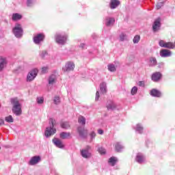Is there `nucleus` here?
<instances>
[{
  "label": "nucleus",
  "mask_w": 175,
  "mask_h": 175,
  "mask_svg": "<svg viewBox=\"0 0 175 175\" xmlns=\"http://www.w3.org/2000/svg\"><path fill=\"white\" fill-rule=\"evenodd\" d=\"M11 105H12V111L13 114H15L16 117H19L23 114V109H21V103L18 100L17 97L10 99Z\"/></svg>",
  "instance_id": "nucleus-1"
},
{
  "label": "nucleus",
  "mask_w": 175,
  "mask_h": 175,
  "mask_svg": "<svg viewBox=\"0 0 175 175\" xmlns=\"http://www.w3.org/2000/svg\"><path fill=\"white\" fill-rule=\"evenodd\" d=\"M55 125H57V121H55V119L53 118H49L50 126L46 127L44 132V136H46V137H50V136H52V135L57 133V129H54Z\"/></svg>",
  "instance_id": "nucleus-2"
},
{
  "label": "nucleus",
  "mask_w": 175,
  "mask_h": 175,
  "mask_svg": "<svg viewBox=\"0 0 175 175\" xmlns=\"http://www.w3.org/2000/svg\"><path fill=\"white\" fill-rule=\"evenodd\" d=\"M55 38L57 44H62L64 46V44H65L68 40V35L64 33H56Z\"/></svg>",
  "instance_id": "nucleus-3"
},
{
  "label": "nucleus",
  "mask_w": 175,
  "mask_h": 175,
  "mask_svg": "<svg viewBox=\"0 0 175 175\" xmlns=\"http://www.w3.org/2000/svg\"><path fill=\"white\" fill-rule=\"evenodd\" d=\"M12 32L14 35L18 38H22L23 37V27L19 23L15 24V26L12 29Z\"/></svg>",
  "instance_id": "nucleus-4"
},
{
  "label": "nucleus",
  "mask_w": 175,
  "mask_h": 175,
  "mask_svg": "<svg viewBox=\"0 0 175 175\" xmlns=\"http://www.w3.org/2000/svg\"><path fill=\"white\" fill-rule=\"evenodd\" d=\"M91 150V146H87L85 148L81 150V155L85 159H90L92 157V154L90 152Z\"/></svg>",
  "instance_id": "nucleus-5"
},
{
  "label": "nucleus",
  "mask_w": 175,
  "mask_h": 175,
  "mask_svg": "<svg viewBox=\"0 0 175 175\" xmlns=\"http://www.w3.org/2000/svg\"><path fill=\"white\" fill-rule=\"evenodd\" d=\"M75 63L73 62H67L64 66L62 67V70L64 72H69L75 70Z\"/></svg>",
  "instance_id": "nucleus-6"
},
{
  "label": "nucleus",
  "mask_w": 175,
  "mask_h": 175,
  "mask_svg": "<svg viewBox=\"0 0 175 175\" xmlns=\"http://www.w3.org/2000/svg\"><path fill=\"white\" fill-rule=\"evenodd\" d=\"M36 76H38V69L34 68L27 74V83H30V81H33Z\"/></svg>",
  "instance_id": "nucleus-7"
},
{
  "label": "nucleus",
  "mask_w": 175,
  "mask_h": 175,
  "mask_svg": "<svg viewBox=\"0 0 175 175\" xmlns=\"http://www.w3.org/2000/svg\"><path fill=\"white\" fill-rule=\"evenodd\" d=\"M46 36L43 33H38L33 38V41L35 44H40L44 41Z\"/></svg>",
  "instance_id": "nucleus-8"
},
{
  "label": "nucleus",
  "mask_w": 175,
  "mask_h": 175,
  "mask_svg": "<svg viewBox=\"0 0 175 175\" xmlns=\"http://www.w3.org/2000/svg\"><path fill=\"white\" fill-rule=\"evenodd\" d=\"M77 132L81 139H85L87 137V135H88V131L83 126H79L77 128Z\"/></svg>",
  "instance_id": "nucleus-9"
},
{
  "label": "nucleus",
  "mask_w": 175,
  "mask_h": 175,
  "mask_svg": "<svg viewBox=\"0 0 175 175\" xmlns=\"http://www.w3.org/2000/svg\"><path fill=\"white\" fill-rule=\"evenodd\" d=\"M135 161L139 165H142L146 162V156L143 154V153H137L135 157Z\"/></svg>",
  "instance_id": "nucleus-10"
},
{
  "label": "nucleus",
  "mask_w": 175,
  "mask_h": 175,
  "mask_svg": "<svg viewBox=\"0 0 175 175\" xmlns=\"http://www.w3.org/2000/svg\"><path fill=\"white\" fill-rule=\"evenodd\" d=\"M120 4L121 1H120V0H110L109 8L113 10V9H117Z\"/></svg>",
  "instance_id": "nucleus-11"
},
{
  "label": "nucleus",
  "mask_w": 175,
  "mask_h": 175,
  "mask_svg": "<svg viewBox=\"0 0 175 175\" xmlns=\"http://www.w3.org/2000/svg\"><path fill=\"white\" fill-rule=\"evenodd\" d=\"M161 29V18H158L156 19L152 25L153 32H157Z\"/></svg>",
  "instance_id": "nucleus-12"
},
{
  "label": "nucleus",
  "mask_w": 175,
  "mask_h": 175,
  "mask_svg": "<svg viewBox=\"0 0 175 175\" xmlns=\"http://www.w3.org/2000/svg\"><path fill=\"white\" fill-rule=\"evenodd\" d=\"M116 23V19L113 17L106 16L105 17V25L106 27H113Z\"/></svg>",
  "instance_id": "nucleus-13"
},
{
  "label": "nucleus",
  "mask_w": 175,
  "mask_h": 175,
  "mask_svg": "<svg viewBox=\"0 0 175 175\" xmlns=\"http://www.w3.org/2000/svg\"><path fill=\"white\" fill-rule=\"evenodd\" d=\"M38 162H40V156H34L31 157V159L29 161V165L30 166H33L35 165H37Z\"/></svg>",
  "instance_id": "nucleus-14"
},
{
  "label": "nucleus",
  "mask_w": 175,
  "mask_h": 175,
  "mask_svg": "<svg viewBox=\"0 0 175 175\" xmlns=\"http://www.w3.org/2000/svg\"><path fill=\"white\" fill-rule=\"evenodd\" d=\"M160 56L163 58H167V57H172V51L169 49H162L160 51Z\"/></svg>",
  "instance_id": "nucleus-15"
},
{
  "label": "nucleus",
  "mask_w": 175,
  "mask_h": 175,
  "mask_svg": "<svg viewBox=\"0 0 175 175\" xmlns=\"http://www.w3.org/2000/svg\"><path fill=\"white\" fill-rule=\"evenodd\" d=\"M8 65V59L5 57H0V72H2Z\"/></svg>",
  "instance_id": "nucleus-16"
},
{
  "label": "nucleus",
  "mask_w": 175,
  "mask_h": 175,
  "mask_svg": "<svg viewBox=\"0 0 175 175\" xmlns=\"http://www.w3.org/2000/svg\"><path fill=\"white\" fill-rule=\"evenodd\" d=\"M162 79V74L159 72H157L152 74V81L157 82L159 81Z\"/></svg>",
  "instance_id": "nucleus-17"
},
{
  "label": "nucleus",
  "mask_w": 175,
  "mask_h": 175,
  "mask_svg": "<svg viewBox=\"0 0 175 175\" xmlns=\"http://www.w3.org/2000/svg\"><path fill=\"white\" fill-rule=\"evenodd\" d=\"M53 144H55V146L57 147V148H64V144H62V142L57 138H54L53 139Z\"/></svg>",
  "instance_id": "nucleus-18"
},
{
  "label": "nucleus",
  "mask_w": 175,
  "mask_h": 175,
  "mask_svg": "<svg viewBox=\"0 0 175 175\" xmlns=\"http://www.w3.org/2000/svg\"><path fill=\"white\" fill-rule=\"evenodd\" d=\"M56 80L57 77H55V75H51L48 79L49 85H54Z\"/></svg>",
  "instance_id": "nucleus-19"
},
{
  "label": "nucleus",
  "mask_w": 175,
  "mask_h": 175,
  "mask_svg": "<svg viewBox=\"0 0 175 175\" xmlns=\"http://www.w3.org/2000/svg\"><path fill=\"white\" fill-rule=\"evenodd\" d=\"M115 150L117 152H121L124 150V146H122L121 142H116L115 144Z\"/></svg>",
  "instance_id": "nucleus-20"
},
{
  "label": "nucleus",
  "mask_w": 175,
  "mask_h": 175,
  "mask_svg": "<svg viewBox=\"0 0 175 175\" xmlns=\"http://www.w3.org/2000/svg\"><path fill=\"white\" fill-rule=\"evenodd\" d=\"M100 90L101 94H106L107 92V86L106 85V83L103 82L100 84Z\"/></svg>",
  "instance_id": "nucleus-21"
},
{
  "label": "nucleus",
  "mask_w": 175,
  "mask_h": 175,
  "mask_svg": "<svg viewBox=\"0 0 175 175\" xmlns=\"http://www.w3.org/2000/svg\"><path fill=\"white\" fill-rule=\"evenodd\" d=\"M150 95L156 98H161V92H159L158 90L152 89L150 91Z\"/></svg>",
  "instance_id": "nucleus-22"
},
{
  "label": "nucleus",
  "mask_w": 175,
  "mask_h": 175,
  "mask_svg": "<svg viewBox=\"0 0 175 175\" xmlns=\"http://www.w3.org/2000/svg\"><path fill=\"white\" fill-rule=\"evenodd\" d=\"M107 110H116L117 108V105L113 101H110L109 103L107 105Z\"/></svg>",
  "instance_id": "nucleus-23"
},
{
  "label": "nucleus",
  "mask_w": 175,
  "mask_h": 175,
  "mask_svg": "<svg viewBox=\"0 0 175 175\" xmlns=\"http://www.w3.org/2000/svg\"><path fill=\"white\" fill-rule=\"evenodd\" d=\"M136 133H139L140 135H142V133H143V131H144V128L143 126H142V124H138L136 125V126L134 128Z\"/></svg>",
  "instance_id": "nucleus-24"
},
{
  "label": "nucleus",
  "mask_w": 175,
  "mask_h": 175,
  "mask_svg": "<svg viewBox=\"0 0 175 175\" xmlns=\"http://www.w3.org/2000/svg\"><path fill=\"white\" fill-rule=\"evenodd\" d=\"M12 21H18V20H21L23 18V15L18 13H14L12 14Z\"/></svg>",
  "instance_id": "nucleus-25"
},
{
  "label": "nucleus",
  "mask_w": 175,
  "mask_h": 175,
  "mask_svg": "<svg viewBox=\"0 0 175 175\" xmlns=\"http://www.w3.org/2000/svg\"><path fill=\"white\" fill-rule=\"evenodd\" d=\"M60 126L63 129H69L70 128V124H69V122H62Z\"/></svg>",
  "instance_id": "nucleus-26"
},
{
  "label": "nucleus",
  "mask_w": 175,
  "mask_h": 175,
  "mask_svg": "<svg viewBox=\"0 0 175 175\" xmlns=\"http://www.w3.org/2000/svg\"><path fill=\"white\" fill-rule=\"evenodd\" d=\"M157 58L150 57L149 59V66H157Z\"/></svg>",
  "instance_id": "nucleus-27"
},
{
  "label": "nucleus",
  "mask_w": 175,
  "mask_h": 175,
  "mask_svg": "<svg viewBox=\"0 0 175 175\" xmlns=\"http://www.w3.org/2000/svg\"><path fill=\"white\" fill-rule=\"evenodd\" d=\"M117 158L115 157H112L111 158H109L108 162L109 163H110L111 165L112 166H116V164L117 163Z\"/></svg>",
  "instance_id": "nucleus-28"
},
{
  "label": "nucleus",
  "mask_w": 175,
  "mask_h": 175,
  "mask_svg": "<svg viewBox=\"0 0 175 175\" xmlns=\"http://www.w3.org/2000/svg\"><path fill=\"white\" fill-rule=\"evenodd\" d=\"M68 137H70V133L62 132L60 133V139H68Z\"/></svg>",
  "instance_id": "nucleus-29"
},
{
  "label": "nucleus",
  "mask_w": 175,
  "mask_h": 175,
  "mask_svg": "<svg viewBox=\"0 0 175 175\" xmlns=\"http://www.w3.org/2000/svg\"><path fill=\"white\" fill-rule=\"evenodd\" d=\"M164 49H174V44L172 42H165V44L164 45Z\"/></svg>",
  "instance_id": "nucleus-30"
},
{
  "label": "nucleus",
  "mask_w": 175,
  "mask_h": 175,
  "mask_svg": "<svg viewBox=\"0 0 175 175\" xmlns=\"http://www.w3.org/2000/svg\"><path fill=\"white\" fill-rule=\"evenodd\" d=\"M78 122L81 125H85V118L83 116H79L78 118Z\"/></svg>",
  "instance_id": "nucleus-31"
},
{
  "label": "nucleus",
  "mask_w": 175,
  "mask_h": 175,
  "mask_svg": "<svg viewBox=\"0 0 175 175\" xmlns=\"http://www.w3.org/2000/svg\"><path fill=\"white\" fill-rule=\"evenodd\" d=\"M35 2H36V0H27L26 5L27 8H32L35 5Z\"/></svg>",
  "instance_id": "nucleus-32"
},
{
  "label": "nucleus",
  "mask_w": 175,
  "mask_h": 175,
  "mask_svg": "<svg viewBox=\"0 0 175 175\" xmlns=\"http://www.w3.org/2000/svg\"><path fill=\"white\" fill-rule=\"evenodd\" d=\"M47 51H40L39 52V56L40 57V58H46V57H47Z\"/></svg>",
  "instance_id": "nucleus-33"
},
{
  "label": "nucleus",
  "mask_w": 175,
  "mask_h": 175,
  "mask_svg": "<svg viewBox=\"0 0 175 175\" xmlns=\"http://www.w3.org/2000/svg\"><path fill=\"white\" fill-rule=\"evenodd\" d=\"M108 70H109V72H116V66L114 64H109Z\"/></svg>",
  "instance_id": "nucleus-34"
},
{
  "label": "nucleus",
  "mask_w": 175,
  "mask_h": 175,
  "mask_svg": "<svg viewBox=\"0 0 175 175\" xmlns=\"http://www.w3.org/2000/svg\"><path fill=\"white\" fill-rule=\"evenodd\" d=\"M98 151L99 154H101V155H105V154H106V149H105L103 147L98 148Z\"/></svg>",
  "instance_id": "nucleus-35"
},
{
  "label": "nucleus",
  "mask_w": 175,
  "mask_h": 175,
  "mask_svg": "<svg viewBox=\"0 0 175 175\" xmlns=\"http://www.w3.org/2000/svg\"><path fill=\"white\" fill-rule=\"evenodd\" d=\"M53 102H54L55 105H59V103H61L59 96H55L53 98Z\"/></svg>",
  "instance_id": "nucleus-36"
},
{
  "label": "nucleus",
  "mask_w": 175,
  "mask_h": 175,
  "mask_svg": "<svg viewBox=\"0 0 175 175\" xmlns=\"http://www.w3.org/2000/svg\"><path fill=\"white\" fill-rule=\"evenodd\" d=\"M5 121L6 122H14V120L13 119V116H12L11 115L5 117Z\"/></svg>",
  "instance_id": "nucleus-37"
},
{
  "label": "nucleus",
  "mask_w": 175,
  "mask_h": 175,
  "mask_svg": "<svg viewBox=\"0 0 175 175\" xmlns=\"http://www.w3.org/2000/svg\"><path fill=\"white\" fill-rule=\"evenodd\" d=\"M36 100L38 105H42L43 102H44V98L43 97H37Z\"/></svg>",
  "instance_id": "nucleus-38"
},
{
  "label": "nucleus",
  "mask_w": 175,
  "mask_h": 175,
  "mask_svg": "<svg viewBox=\"0 0 175 175\" xmlns=\"http://www.w3.org/2000/svg\"><path fill=\"white\" fill-rule=\"evenodd\" d=\"M120 40L121 42H124V40H126V34L124 33H122L120 35Z\"/></svg>",
  "instance_id": "nucleus-39"
},
{
  "label": "nucleus",
  "mask_w": 175,
  "mask_h": 175,
  "mask_svg": "<svg viewBox=\"0 0 175 175\" xmlns=\"http://www.w3.org/2000/svg\"><path fill=\"white\" fill-rule=\"evenodd\" d=\"M139 41H140V36L136 35L133 40V43L136 44Z\"/></svg>",
  "instance_id": "nucleus-40"
},
{
  "label": "nucleus",
  "mask_w": 175,
  "mask_h": 175,
  "mask_svg": "<svg viewBox=\"0 0 175 175\" xmlns=\"http://www.w3.org/2000/svg\"><path fill=\"white\" fill-rule=\"evenodd\" d=\"M137 93V87L134 86L131 89V95H136Z\"/></svg>",
  "instance_id": "nucleus-41"
},
{
  "label": "nucleus",
  "mask_w": 175,
  "mask_h": 175,
  "mask_svg": "<svg viewBox=\"0 0 175 175\" xmlns=\"http://www.w3.org/2000/svg\"><path fill=\"white\" fill-rule=\"evenodd\" d=\"M166 42H165L163 40H161L159 42V46H160V47H163L165 48V44Z\"/></svg>",
  "instance_id": "nucleus-42"
},
{
  "label": "nucleus",
  "mask_w": 175,
  "mask_h": 175,
  "mask_svg": "<svg viewBox=\"0 0 175 175\" xmlns=\"http://www.w3.org/2000/svg\"><path fill=\"white\" fill-rule=\"evenodd\" d=\"M165 5L164 2H159L157 5V9L159 10L161 9V8H162V6H163Z\"/></svg>",
  "instance_id": "nucleus-43"
},
{
  "label": "nucleus",
  "mask_w": 175,
  "mask_h": 175,
  "mask_svg": "<svg viewBox=\"0 0 175 175\" xmlns=\"http://www.w3.org/2000/svg\"><path fill=\"white\" fill-rule=\"evenodd\" d=\"M90 139L91 140H94V139H95L96 136V133H95L94 131H92L90 134Z\"/></svg>",
  "instance_id": "nucleus-44"
},
{
  "label": "nucleus",
  "mask_w": 175,
  "mask_h": 175,
  "mask_svg": "<svg viewBox=\"0 0 175 175\" xmlns=\"http://www.w3.org/2000/svg\"><path fill=\"white\" fill-rule=\"evenodd\" d=\"M47 69H48L47 67H42V73H46L47 72Z\"/></svg>",
  "instance_id": "nucleus-45"
},
{
  "label": "nucleus",
  "mask_w": 175,
  "mask_h": 175,
  "mask_svg": "<svg viewBox=\"0 0 175 175\" xmlns=\"http://www.w3.org/2000/svg\"><path fill=\"white\" fill-rule=\"evenodd\" d=\"M96 100H99V91L96 93Z\"/></svg>",
  "instance_id": "nucleus-46"
},
{
  "label": "nucleus",
  "mask_w": 175,
  "mask_h": 175,
  "mask_svg": "<svg viewBox=\"0 0 175 175\" xmlns=\"http://www.w3.org/2000/svg\"><path fill=\"white\" fill-rule=\"evenodd\" d=\"M138 85H139V87H144V81H139L138 83Z\"/></svg>",
  "instance_id": "nucleus-47"
},
{
  "label": "nucleus",
  "mask_w": 175,
  "mask_h": 175,
  "mask_svg": "<svg viewBox=\"0 0 175 175\" xmlns=\"http://www.w3.org/2000/svg\"><path fill=\"white\" fill-rule=\"evenodd\" d=\"M79 47H81V49H85V44L81 43V44L79 45Z\"/></svg>",
  "instance_id": "nucleus-48"
},
{
  "label": "nucleus",
  "mask_w": 175,
  "mask_h": 175,
  "mask_svg": "<svg viewBox=\"0 0 175 175\" xmlns=\"http://www.w3.org/2000/svg\"><path fill=\"white\" fill-rule=\"evenodd\" d=\"M98 135H103V130L98 129Z\"/></svg>",
  "instance_id": "nucleus-49"
},
{
  "label": "nucleus",
  "mask_w": 175,
  "mask_h": 175,
  "mask_svg": "<svg viewBox=\"0 0 175 175\" xmlns=\"http://www.w3.org/2000/svg\"><path fill=\"white\" fill-rule=\"evenodd\" d=\"M2 122H3V120L0 119V125L2 124Z\"/></svg>",
  "instance_id": "nucleus-50"
},
{
  "label": "nucleus",
  "mask_w": 175,
  "mask_h": 175,
  "mask_svg": "<svg viewBox=\"0 0 175 175\" xmlns=\"http://www.w3.org/2000/svg\"><path fill=\"white\" fill-rule=\"evenodd\" d=\"M174 48H175V41H174Z\"/></svg>",
  "instance_id": "nucleus-51"
},
{
  "label": "nucleus",
  "mask_w": 175,
  "mask_h": 175,
  "mask_svg": "<svg viewBox=\"0 0 175 175\" xmlns=\"http://www.w3.org/2000/svg\"><path fill=\"white\" fill-rule=\"evenodd\" d=\"M0 150H1V146H0Z\"/></svg>",
  "instance_id": "nucleus-52"
}]
</instances>
